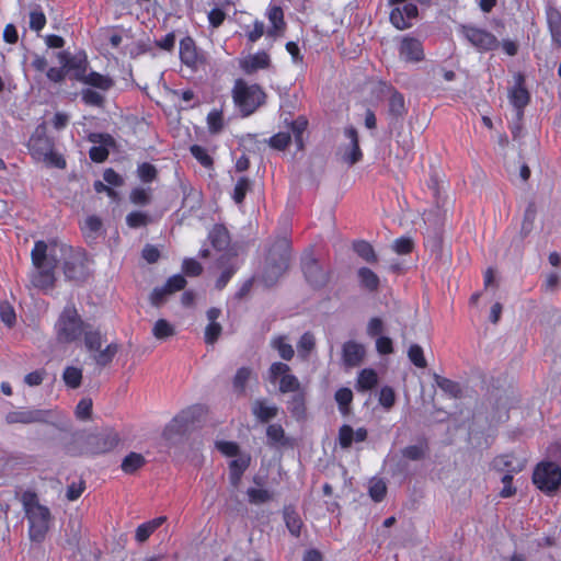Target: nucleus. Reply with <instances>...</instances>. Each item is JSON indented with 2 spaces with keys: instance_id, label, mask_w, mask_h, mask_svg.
Returning <instances> with one entry per match:
<instances>
[{
  "instance_id": "obj_1",
  "label": "nucleus",
  "mask_w": 561,
  "mask_h": 561,
  "mask_svg": "<svg viewBox=\"0 0 561 561\" xmlns=\"http://www.w3.org/2000/svg\"><path fill=\"white\" fill-rule=\"evenodd\" d=\"M61 261L67 279L83 282L89 276L83 253L57 239L37 240V289L47 293L55 287L56 268Z\"/></svg>"
},
{
  "instance_id": "obj_2",
  "label": "nucleus",
  "mask_w": 561,
  "mask_h": 561,
  "mask_svg": "<svg viewBox=\"0 0 561 561\" xmlns=\"http://www.w3.org/2000/svg\"><path fill=\"white\" fill-rule=\"evenodd\" d=\"M207 413L203 404H193L181 410L164 427L162 437L168 446H176L183 442L201 423Z\"/></svg>"
},
{
  "instance_id": "obj_3",
  "label": "nucleus",
  "mask_w": 561,
  "mask_h": 561,
  "mask_svg": "<svg viewBox=\"0 0 561 561\" xmlns=\"http://www.w3.org/2000/svg\"><path fill=\"white\" fill-rule=\"evenodd\" d=\"M72 442L81 445L80 449L73 446H67V453L76 456L81 454H105L112 451L121 442L118 433L111 428L104 427L93 433L76 432L72 435Z\"/></svg>"
},
{
  "instance_id": "obj_4",
  "label": "nucleus",
  "mask_w": 561,
  "mask_h": 561,
  "mask_svg": "<svg viewBox=\"0 0 561 561\" xmlns=\"http://www.w3.org/2000/svg\"><path fill=\"white\" fill-rule=\"evenodd\" d=\"M232 99L242 116L247 117L265 104L266 93L260 84H249L240 78L234 81Z\"/></svg>"
},
{
  "instance_id": "obj_5",
  "label": "nucleus",
  "mask_w": 561,
  "mask_h": 561,
  "mask_svg": "<svg viewBox=\"0 0 561 561\" xmlns=\"http://www.w3.org/2000/svg\"><path fill=\"white\" fill-rule=\"evenodd\" d=\"M290 259L291 249L286 240L273 245L266 257V266L263 274V280L266 286L274 285L287 272Z\"/></svg>"
},
{
  "instance_id": "obj_6",
  "label": "nucleus",
  "mask_w": 561,
  "mask_h": 561,
  "mask_svg": "<svg viewBox=\"0 0 561 561\" xmlns=\"http://www.w3.org/2000/svg\"><path fill=\"white\" fill-rule=\"evenodd\" d=\"M71 420L66 414H53L51 420L47 423L37 425V436L47 443H67L72 442Z\"/></svg>"
},
{
  "instance_id": "obj_7",
  "label": "nucleus",
  "mask_w": 561,
  "mask_h": 561,
  "mask_svg": "<svg viewBox=\"0 0 561 561\" xmlns=\"http://www.w3.org/2000/svg\"><path fill=\"white\" fill-rule=\"evenodd\" d=\"M300 267L307 284L314 290L323 289L332 278V270L324 267L314 257L312 251H307L300 259Z\"/></svg>"
},
{
  "instance_id": "obj_8",
  "label": "nucleus",
  "mask_w": 561,
  "mask_h": 561,
  "mask_svg": "<svg viewBox=\"0 0 561 561\" xmlns=\"http://www.w3.org/2000/svg\"><path fill=\"white\" fill-rule=\"evenodd\" d=\"M58 335L65 342L77 341L89 325L81 320L75 305H67L60 313L58 321Z\"/></svg>"
},
{
  "instance_id": "obj_9",
  "label": "nucleus",
  "mask_w": 561,
  "mask_h": 561,
  "mask_svg": "<svg viewBox=\"0 0 561 561\" xmlns=\"http://www.w3.org/2000/svg\"><path fill=\"white\" fill-rule=\"evenodd\" d=\"M533 482L540 491L551 494L561 485V468L551 461L540 462L534 470Z\"/></svg>"
},
{
  "instance_id": "obj_10",
  "label": "nucleus",
  "mask_w": 561,
  "mask_h": 561,
  "mask_svg": "<svg viewBox=\"0 0 561 561\" xmlns=\"http://www.w3.org/2000/svg\"><path fill=\"white\" fill-rule=\"evenodd\" d=\"M57 56L60 65L66 68L67 75H69L70 79L80 82L85 79L89 61L84 51H80L75 55H70L67 51H59Z\"/></svg>"
},
{
  "instance_id": "obj_11",
  "label": "nucleus",
  "mask_w": 561,
  "mask_h": 561,
  "mask_svg": "<svg viewBox=\"0 0 561 561\" xmlns=\"http://www.w3.org/2000/svg\"><path fill=\"white\" fill-rule=\"evenodd\" d=\"M37 156L47 168L64 170L67 167L65 157L55 149L53 139L48 137L37 135Z\"/></svg>"
},
{
  "instance_id": "obj_12",
  "label": "nucleus",
  "mask_w": 561,
  "mask_h": 561,
  "mask_svg": "<svg viewBox=\"0 0 561 561\" xmlns=\"http://www.w3.org/2000/svg\"><path fill=\"white\" fill-rule=\"evenodd\" d=\"M462 33L470 44L479 50H494L500 45L492 33L476 26H462Z\"/></svg>"
},
{
  "instance_id": "obj_13",
  "label": "nucleus",
  "mask_w": 561,
  "mask_h": 561,
  "mask_svg": "<svg viewBox=\"0 0 561 561\" xmlns=\"http://www.w3.org/2000/svg\"><path fill=\"white\" fill-rule=\"evenodd\" d=\"M180 59L192 69H197L205 62L204 54L197 49L195 41L191 36H185L180 41Z\"/></svg>"
},
{
  "instance_id": "obj_14",
  "label": "nucleus",
  "mask_w": 561,
  "mask_h": 561,
  "mask_svg": "<svg viewBox=\"0 0 561 561\" xmlns=\"http://www.w3.org/2000/svg\"><path fill=\"white\" fill-rule=\"evenodd\" d=\"M419 14L417 7L413 3H407L402 8H393L390 12V22L398 30H405L411 27V20L415 19Z\"/></svg>"
},
{
  "instance_id": "obj_15",
  "label": "nucleus",
  "mask_w": 561,
  "mask_h": 561,
  "mask_svg": "<svg viewBox=\"0 0 561 561\" xmlns=\"http://www.w3.org/2000/svg\"><path fill=\"white\" fill-rule=\"evenodd\" d=\"M390 91L391 95L388 100V116L390 119V126H394L403 121L408 110L405 106L404 95L394 88H391Z\"/></svg>"
},
{
  "instance_id": "obj_16",
  "label": "nucleus",
  "mask_w": 561,
  "mask_h": 561,
  "mask_svg": "<svg viewBox=\"0 0 561 561\" xmlns=\"http://www.w3.org/2000/svg\"><path fill=\"white\" fill-rule=\"evenodd\" d=\"M399 54L408 62H419L424 59L422 43L414 37L405 36L402 38Z\"/></svg>"
},
{
  "instance_id": "obj_17",
  "label": "nucleus",
  "mask_w": 561,
  "mask_h": 561,
  "mask_svg": "<svg viewBox=\"0 0 561 561\" xmlns=\"http://www.w3.org/2000/svg\"><path fill=\"white\" fill-rule=\"evenodd\" d=\"M344 135L347 139H350V146L343 153V161L350 165H354L363 158L357 129L354 126H347L344 129Z\"/></svg>"
},
{
  "instance_id": "obj_18",
  "label": "nucleus",
  "mask_w": 561,
  "mask_h": 561,
  "mask_svg": "<svg viewBox=\"0 0 561 561\" xmlns=\"http://www.w3.org/2000/svg\"><path fill=\"white\" fill-rule=\"evenodd\" d=\"M508 99L514 108L526 107L530 102V94L525 87V76L517 73L515 83L508 92Z\"/></svg>"
},
{
  "instance_id": "obj_19",
  "label": "nucleus",
  "mask_w": 561,
  "mask_h": 561,
  "mask_svg": "<svg viewBox=\"0 0 561 561\" xmlns=\"http://www.w3.org/2000/svg\"><path fill=\"white\" fill-rule=\"evenodd\" d=\"M492 467L499 472L515 474L524 470L525 460L517 459L513 454L500 455L493 459Z\"/></svg>"
},
{
  "instance_id": "obj_20",
  "label": "nucleus",
  "mask_w": 561,
  "mask_h": 561,
  "mask_svg": "<svg viewBox=\"0 0 561 561\" xmlns=\"http://www.w3.org/2000/svg\"><path fill=\"white\" fill-rule=\"evenodd\" d=\"M365 356V348L355 341H347L342 346V360L345 367L352 368L360 365Z\"/></svg>"
},
{
  "instance_id": "obj_21",
  "label": "nucleus",
  "mask_w": 561,
  "mask_h": 561,
  "mask_svg": "<svg viewBox=\"0 0 561 561\" xmlns=\"http://www.w3.org/2000/svg\"><path fill=\"white\" fill-rule=\"evenodd\" d=\"M368 432L365 427H358L355 432L351 425L344 424L339 430V444L341 448L347 449L353 442H364L367 439Z\"/></svg>"
},
{
  "instance_id": "obj_22",
  "label": "nucleus",
  "mask_w": 561,
  "mask_h": 561,
  "mask_svg": "<svg viewBox=\"0 0 561 561\" xmlns=\"http://www.w3.org/2000/svg\"><path fill=\"white\" fill-rule=\"evenodd\" d=\"M271 66V58L266 51H257L254 55H249L245 59L241 60V69L248 73H254L259 69H266Z\"/></svg>"
},
{
  "instance_id": "obj_23",
  "label": "nucleus",
  "mask_w": 561,
  "mask_h": 561,
  "mask_svg": "<svg viewBox=\"0 0 561 561\" xmlns=\"http://www.w3.org/2000/svg\"><path fill=\"white\" fill-rule=\"evenodd\" d=\"M208 240L216 251H225L230 245V233L225 225L216 224L208 233Z\"/></svg>"
},
{
  "instance_id": "obj_24",
  "label": "nucleus",
  "mask_w": 561,
  "mask_h": 561,
  "mask_svg": "<svg viewBox=\"0 0 561 561\" xmlns=\"http://www.w3.org/2000/svg\"><path fill=\"white\" fill-rule=\"evenodd\" d=\"M251 411L261 423H267L278 414V408L276 405H268L265 399L255 400L252 403Z\"/></svg>"
},
{
  "instance_id": "obj_25",
  "label": "nucleus",
  "mask_w": 561,
  "mask_h": 561,
  "mask_svg": "<svg viewBox=\"0 0 561 561\" xmlns=\"http://www.w3.org/2000/svg\"><path fill=\"white\" fill-rule=\"evenodd\" d=\"M548 28L554 44L561 45V11L549 5L546 9Z\"/></svg>"
},
{
  "instance_id": "obj_26",
  "label": "nucleus",
  "mask_w": 561,
  "mask_h": 561,
  "mask_svg": "<svg viewBox=\"0 0 561 561\" xmlns=\"http://www.w3.org/2000/svg\"><path fill=\"white\" fill-rule=\"evenodd\" d=\"M54 516L47 506L37 502V542L45 539L47 533L54 524Z\"/></svg>"
},
{
  "instance_id": "obj_27",
  "label": "nucleus",
  "mask_w": 561,
  "mask_h": 561,
  "mask_svg": "<svg viewBox=\"0 0 561 561\" xmlns=\"http://www.w3.org/2000/svg\"><path fill=\"white\" fill-rule=\"evenodd\" d=\"M357 279L359 286L369 291L376 293L380 286L379 276L369 267L363 266L357 270Z\"/></svg>"
},
{
  "instance_id": "obj_28",
  "label": "nucleus",
  "mask_w": 561,
  "mask_h": 561,
  "mask_svg": "<svg viewBox=\"0 0 561 561\" xmlns=\"http://www.w3.org/2000/svg\"><path fill=\"white\" fill-rule=\"evenodd\" d=\"M430 451L428 442L425 437H421L417 440V444L410 445L404 447L401 450V454L404 458L412 460V461H419L424 459Z\"/></svg>"
},
{
  "instance_id": "obj_29",
  "label": "nucleus",
  "mask_w": 561,
  "mask_h": 561,
  "mask_svg": "<svg viewBox=\"0 0 561 561\" xmlns=\"http://www.w3.org/2000/svg\"><path fill=\"white\" fill-rule=\"evenodd\" d=\"M287 409L297 421L306 419V397L304 391L294 393L287 402Z\"/></svg>"
},
{
  "instance_id": "obj_30",
  "label": "nucleus",
  "mask_w": 561,
  "mask_h": 561,
  "mask_svg": "<svg viewBox=\"0 0 561 561\" xmlns=\"http://www.w3.org/2000/svg\"><path fill=\"white\" fill-rule=\"evenodd\" d=\"M22 504L30 524V538L35 539V492H24L22 495Z\"/></svg>"
},
{
  "instance_id": "obj_31",
  "label": "nucleus",
  "mask_w": 561,
  "mask_h": 561,
  "mask_svg": "<svg viewBox=\"0 0 561 561\" xmlns=\"http://www.w3.org/2000/svg\"><path fill=\"white\" fill-rule=\"evenodd\" d=\"M378 383L377 373L371 368H365L359 371L355 388L357 391L365 392L374 389Z\"/></svg>"
},
{
  "instance_id": "obj_32",
  "label": "nucleus",
  "mask_w": 561,
  "mask_h": 561,
  "mask_svg": "<svg viewBox=\"0 0 561 561\" xmlns=\"http://www.w3.org/2000/svg\"><path fill=\"white\" fill-rule=\"evenodd\" d=\"M252 368L243 366L240 367L232 378V388L233 392L238 397H243L245 394V387L250 378L252 377Z\"/></svg>"
},
{
  "instance_id": "obj_33",
  "label": "nucleus",
  "mask_w": 561,
  "mask_h": 561,
  "mask_svg": "<svg viewBox=\"0 0 561 561\" xmlns=\"http://www.w3.org/2000/svg\"><path fill=\"white\" fill-rule=\"evenodd\" d=\"M267 445L270 447L287 446L288 438L280 424H270L266 428Z\"/></svg>"
},
{
  "instance_id": "obj_34",
  "label": "nucleus",
  "mask_w": 561,
  "mask_h": 561,
  "mask_svg": "<svg viewBox=\"0 0 561 561\" xmlns=\"http://www.w3.org/2000/svg\"><path fill=\"white\" fill-rule=\"evenodd\" d=\"M433 379L437 387L451 398L458 399L462 396V389L459 382L443 377L438 374H434Z\"/></svg>"
},
{
  "instance_id": "obj_35",
  "label": "nucleus",
  "mask_w": 561,
  "mask_h": 561,
  "mask_svg": "<svg viewBox=\"0 0 561 561\" xmlns=\"http://www.w3.org/2000/svg\"><path fill=\"white\" fill-rule=\"evenodd\" d=\"M284 520L288 531L295 536L299 537L301 533L302 522L298 513L291 506H285L283 512Z\"/></svg>"
},
{
  "instance_id": "obj_36",
  "label": "nucleus",
  "mask_w": 561,
  "mask_h": 561,
  "mask_svg": "<svg viewBox=\"0 0 561 561\" xmlns=\"http://www.w3.org/2000/svg\"><path fill=\"white\" fill-rule=\"evenodd\" d=\"M353 251L369 264L378 262V256L373 245L365 240H357L353 242Z\"/></svg>"
},
{
  "instance_id": "obj_37",
  "label": "nucleus",
  "mask_w": 561,
  "mask_h": 561,
  "mask_svg": "<svg viewBox=\"0 0 561 561\" xmlns=\"http://www.w3.org/2000/svg\"><path fill=\"white\" fill-rule=\"evenodd\" d=\"M118 350L117 343H111L104 350L95 351L92 357L98 366L105 367L113 360Z\"/></svg>"
},
{
  "instance_id": "obj_38",
  "label": "nucleus",
  "mask_w": 561,
  "mask_h": 561,
  "mask_svg": "<svg viewBox=\"0 0 561 561\" xmlns=\"http://www.w3.org/2000/svg\"><path fill=\"white\" fill-rule=\"evenodd\" d=\"M252 187L253 181L250 178H239L232 193V199L234 201V203L241 205L244 202L247 193L252 191Z\"/></svg>"
},
{
  "instance_id": "obj_39",
  "label": "nucleus",
  "mask_w": 561,
  "mask_h": 561,
  "mask_svg": "<svg viewBox=\"0 0 561 561\" xmlns=\"http://www.w3.org/2000/svg\"><path fill=\"white\" fill-rule=\"evenodd\" d=\"M334 399L337 403L339 411L343 415H348L351 412V403L353 401V392L347 387H342L336 390Z\"/></svg>"
},
{
  "instance_id": "obj_40",
  "label": "nucleus",
  "mask_w": 561,
  "mask_h": 561,
  "mask_svg": "<svg viewBox=\"0 0 561 561\" xmlns=\"http://www.w3.org/2000/svg\"><path fill=\"white\" fill-rule=\"evenodd\" d=\"M250 466V458L249 457H240L237 459H233L229 463V476L230 480L233 484L238 483L241 479L244 471Z\"/></svg>"
},
{
  "instance_id": "obj_41",
  "label": "nucleus",
  "mask_w": 561,
  "mask_h": 561,
  "mask_svg": "<svg viewBox=\"0 0 561 561\" xmlns=\"http://www.w3.org/2000/svg\"><path fill=\"white\" fill-rule=\"evenodd\" d=\"M81 82H83L88 85L104 90V91L111 89L114 83L110 77L103 76L95 71H91L90 73H87L85 79H83Z\"/></svg>"
},
{
  "instance_id": "obj_42",
  "label": "nucleus",
  "mask_w": 561,
  "mask_h": 561,
  "mask_svg": "<svg viewBox=\"0 0 561 561\" xmlns=\"http://www.w3.org/2000/svg\"><path fill=\"white\" fill-rule=\"evenodd\" d=\"M146 463L141 454L129 453L122 461L121 468L125 473H134Z\"/></svg>"
},
{
  "instance_id": "obj_43",
  "label": "nucleus",
  "mask_w": 561,
  "mask_h": 561,
  "mask_svg": "<svg viewBox=\"0 0 561 561\" xmlns=\"http://www.w3.org/2000/svg\"><path fill=\"white\" fill-rule=\"evenodd\" d=\"M536 216H537L536 204L534 202H529L525 209L524 218H523V222H522V228H520L522 239L527 237L531 232V230L534 228V221L536 219Z\"/></svg>"
},
{
  "instance_id": "obj_44",
  "label": "nucleus",
  "mask_w": 561,
  "mask_h": 561,
  "mask_svg": "<svg viewBox=\"0 0 561 561\" xmlns=\"http://www.w3.org/2000/svg\"><path fill=\"white\" fill-rule=\"evenodd\" d=\"M62 380L70 389H78L82 382V369L75 366H67L62 373Z\"/></svg>"
},
{
  "instance_id": "obj_45",
  "label": "nucleus",
  "mask_w": 561,
  "mask_h": 561,
  "mask_svg": "<svg viewBox=\"0 0 561 561\" xmlns=\"http://www.w3.org/2000/svg\"><path fill=\"white\" fill-rule=\"evenodd\" d=\"M267 16L270 22L273 25V30H268L267 34L270 36H273L275 31L284 30L285 28V21H284V12L283 9L278 5H273L268 9Z\"/></svg>"
},
{
  "instance_id": "obj_46",
  "label": "nucleus",
  "mask_w": 561,
  "mask_h": 561,
  "mask_svg": "<svg viewBox=\"0 0 561 561\" xmlns=\"http://www.w3.org/2000/svg\"><path fill=\"white\" fill-rule=\"evenodd\" d=\"M152 334L157 340H167L175 334V328L165 319H159L153 324Z\"/></svg>"
},
{
  "instance_id": "obj_47",
  "label": "nucleus",
  "mask_w": 561,
  "mask_h": 561,
  "mask_svg": "<svg viewBox=\"0 0 561 561\" xmlns=\"http://www.w3.org/2000/svg\"><path fill=\"white\" fill-rule=\"evenodd\" d=\"M316 346V339L311 332H305L297 344L298 354L302 358H307Z\"/></svg>"
},
{
  "instance_id": "obj_48",
  "label": "nucleus",
  "mask_w": 561,
  "mask_h": 561,
  "mask_svg": "<svg viewBox=\"0 0 561 561\" xmlns=\"http://www.w3.org/2000/svg\"><path fill=\"white\" fill-rule=\"evenodd\" d=\"M102 227H103L102 220L98 216L92 215L85 219L83 232L87 238L95 239L98 237L99 232L101 231Z\"/></svg>"
},
{
  "instance_id": "obj_49",
  "label": "nucleus",
  "mask_w": 561,
  "mask_h": 561,
  "mask_svg": "<svg viewBox=\"0 0 561 561\" xmlns=\"http://www.w3.org/2000/svg\"><path fill=\"white\" fill-rule=\"evenodd\" d=\"M5 421L9 424L14 423H22V424H30L35 421V414L33 411L26 410V411H13L7 414Z\"/></svg>"
},
{
  "instance_id": "obj_50",
  "label": "nucleus",
  "mask_w": 561,
  "mask_h": 561,
  "mask_svg": "<svg viewBox=\"0 0 561 561\" xmlns=\"http://www.w3.org/2000/svg\"><path fill=\"white\" fill-rule=\"evenodd\" d=\"M190 152L204 168H213L214 159L208 154L204 147L199 145H192L190 147Z\"/></svg>"
},
{
  "instance_id": "obj_51",
  "label": "nucleus",
  "mask_w": 561,
  "mask_h": 561,
  "mask_svg": "<svg viewBox=\"0 0 561 561\" xmlns=\"http://www.w3.org/2000/svg\"><path fill=\"white\" fill-rule=\"evenodd\" d=\"M279 391L283 393L294 392L297 393L300 390V382L295 375L285 374L279 380Z\"/></svg>"
},
{
  "instance_id": "obj_52",
  "label": "nucleus",
  "mask_w": 561,
  "mask_h": 561,
  "mask_svg": "<svg viewBox=\"0 0 561 561\" xmlns=\"http://www.w3.org/2000/svg\"><path fill=\"white\" fill-rule=\"evenodd\" d=\"M408 357L417 368H425L427 362L424 357L423 348L419 344H412L408 351Z\"/></svg>"
},
{
  "instance_id": "obj_53",
  "label": "nucleus",
  "mask_w": 561,
  "mask_h": 561,
  "mask_svg": "<svg viewBox=\"0 0 561 561\" xmlns=\"http://www.w3.org/2000/svg\"><path fill=\"white\" fill-rule=\"evenodd\" d=\"M84 345L89 352L99 351L102 346V335L100 331L84 330Z\"/></svg>"
},
{
  "instance_id": "obj_54",
  "label": "nucleus",
  "mask_w": 561,
  "mask_h": 561,
  "mask_svg": "<svg viewBox=\"0 0 561 561\" xmlns=\"http://www.w3.org/2000/svg\"><path fill=\"white\" fill-rule=\"evenodd\" d=\"M137 172L139 179L145 183H150L154 181L158 175L157 168L149 162H142L141 164H139Z\"/></svg>"
},
{
  "instance_id": "obj_55",
  "label": "nucleus",
  "mask_w": 561,
  "mask_h": 561,
  "mask_svg": "<svg viewBox=\"0 0 561 561\" xmlns=\"http://www.w3.org/2000/svg\"><path fill=\"white\" fill-rule=\"evenodd\" d=\"M149 216L142 211H131L126 216V224L130 228H140L147 226Z\"/></svg>"
},
{
  "instance_id": "obj_56",
  "label": "nucleus",
  "mask_w": 561,
  "mask_h": 561,
  "mask_svg": "<svg viewBox=\"0 0 561 561\" xmlns=\"http://www.w3.org/2000/svg\"><path fill=\"white\" fill-rule=\"evenodd\" d=\"M249 502L252 504H263L272 499L271 493L265 489L250 488L247 491Z\"/></svg>"
},
{
  "instance_id": "obj_57",
  "label": "nucleus",
  "mask_w": 561,
  "mask_h": 561,
  "mask_svg": "<svg viewBox=\"0 0 561 561\" xmlns=\"http://www.w3.org/2000/svg\"><path fill=\"white\" fill-rule=\"evenodd\" d=\"M291 137L288 133H278L272 136L268 140H264L263 142H267L272 148L277 150H284L290 144Z\"/></svg>"
},
{
  "instance_id": "obj_58",
  "label": "nucleus",
  "mask_w": 561,
  "mask_h": 561,
  "mask_svg": "<svg viewBox=\"0 0 561 561\" xmlns=\"http://www.w3.org/2000/svg\"><path fill=\"white\" fill-rule=\"evenodd\" d=\"M273 346L278 351L279 356L285 360H290L295 355L293 346L286 343L282 336L273 341Z\"/></svg>"
},
{
  "instance_id": "obj_59",
  "label": "nucleus",
  "mask_w": 561,
  "mask_h": 561,
  "mask_svg": "<svg viewBox=\"0 0 561 561\" xmlns=\"http://www.w3.org/2000/svg\"><path fill=\"white\" fill-rule=\"evenodd\" d=\"M88 140L92 144H99L100 146H108L114 148L116 141L114 137L106 133H91L88 135Z\"/></svg>"
},
{
  "instance_id": "obj_60",
  "label": "nucleus",
  "mask_w": 561,
  "mask_h": 561,
  "mask_svg": "<svg viewBox=\"0 0 561 561\" xmlns=\"http://www.w3.org/2000/svg\"><path fill=\"white\" fill-rule=\"evenodd\" d=\"M130 202L135 205L146 206L150 204L151 197L147 190L142 187H136L130 192Z\"/></svg>"
},
{
  "instance_id": "obj_61",
  "label": "nucleus",
  "mask_w": 561,
  "mask_h": 561,
  "mask_svg": "<svg viewBox=\"0 0 561 561\" xmlns=\"http://www.w3.org/2000/svg\"><path fill=\"white\" fill-rule=\"evenodd\" d=\"M414 243L409 237H401L393 241L392 249L398 254H409L412 252Z\"/></svg>"
},
{
  "instance_id": "obj_62",
  "label": "nucleus",
  "mask_w": 561,
  "mask_h": 561,
  "mask_svg": "<svg viewBox=\"0 0 561 561\" xmlns=\"http://www.w3.org/2000/svg\"><path fill=\"white\" fill-rule=\"evenodd\" d=\"M0 319L8 327H12L15 322V311L8 301L0 304Z\"/></svg>"
},
{
  "instance_id": "obj_63",
  "label": "nucleus",
  "mask_w": 561,
  "mask_h": 561,
  "mask_svg": "<svg viewBox=\"0 0 561 561\" xmlns=\"http://www.w3.org/2000/svg\"><path fill=\"white\" fill-rule=\"evenodd\" d=\"M394 402H396L394 390L391 387H389V386H383L380 389L379 403L385 409H390V408H392L394 405Z\"/></svg>"
},
{
  "instance_id": "obj_64",
  "label": "nucleus",
  "mask_w": 561,
  "mask_h": 561,
  "mask_svg": "<svg viewBox=\"0 0 561 561\" xmlns=\"http://www.w3.org/2000/svg\"><path fill=\"white\" fill-rule=\"evenodd\" d=\"M169 294H173L186 286V279L183 275L176 274L168 278L163 285Z\"/></svg>"
}]
</instances>
